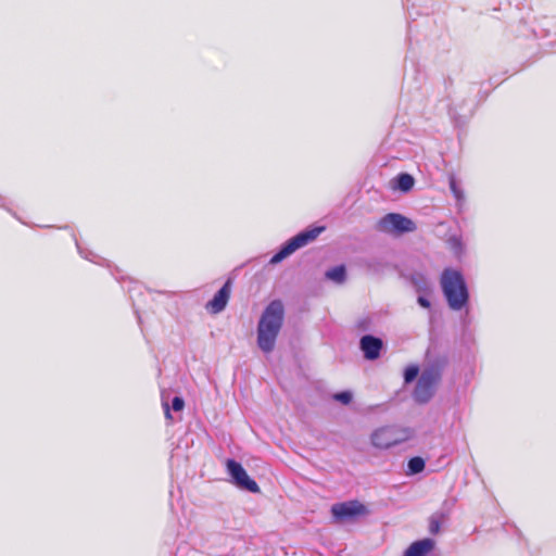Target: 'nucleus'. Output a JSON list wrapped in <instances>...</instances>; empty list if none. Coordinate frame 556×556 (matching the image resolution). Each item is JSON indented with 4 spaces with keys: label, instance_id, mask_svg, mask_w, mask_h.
Listing matches in <instances>:
<instances>
[{
    "label": "nucleus",
    "instance_id": "obj_15",
    "mask_svg": "<svg viewBox=\"0 0 556 556\" xmlns=\"http://www.w3.org/2000/svg\"><path fill=\"white\" fill-rule=\"evenodd\" d=\"M325 230L324 226H312L295 235L293 238L300 248L305 247L309 242L314 241L323 231Z\"/></svg>",
    "mask_w": 556,
    "mask_h": 556
},
{
    "label": "nucleus",
    "instance_id": "obj_7",
    "mask_svg": "<svg viewBox=\"0 0 556 556\" xmlns=\"http://www.w3.org/2000/svg\"><path fill=\"white\" fill-rule=\"evenodd\" d=\"M332 517L337 521H349L368 514L367 507L361 502L353 500L337 503L331 506Z\"/></svg>",
    "mask_w": 556,
    "mask_h": 556
},
{
    "label": "nucleus",
    "instance_id": "obj_14",
    "mask_svg": "<svg viewBox=\"0 0 556 556\" xmlns=\"http://www.w3.org/2000/svg\"><path fill=\"white\" fill-rule=\"evenodd\" d=\"M409 282L417 293H432V285L429 278L420 273L415 271L409 276Z\"/></svg>",
    "mask_w": 556,
    "mask_h": 556
},
{
    "label": "nucleus",
    "instance_id": "obj_21",
    "mask_svg": "<svg viewBox=\"0 0 556 556\" xmlns=\"http://www.w3.org/2000/svg\"><path fill=\"white\" fill-rule=\"evenodd\" d=\"M448 186L450 190L453 193L454 198L456 199L458 204H462L465 201V194L462 188L458 185L457 179L455 176H450L448 178Z\"/></svg>",
    "mask_w": 556,
    "mask_h": 556
},
{
    "label": "nucleus",
    "instance_id": "obj_16",
    "mask_svg": "<svg viewBox=\"0 0 556 556\" xmlns=\"http://www.w3.org/2000/svg\"><path fill=\"white\" fill-rule=\"evenodd\" d=\"M415 184L414 177L408 173H400L393 179V188L402 192H408Z\"/></svg>",
    "mask_w": 556,
    "mask_h": 556
},
{
    "label": "nucleus",
    "instance_id": "obj_11",
    "mask_svg": "<svg viewBox=\"0 0 556 556\" xmlns=\"http://www.w3.org/2000/svg\"><path fill=\"white\" fill-rule=\"evenodd\" d=\"M301 249L300 245L296 243L294 238H290L287 240L279 250L271 256L269 264L276 265L280 262H282L285 258L290 256L292 253H294L296 250Z\"/></svg>",
    "mask_w": 556,
    "mask_h": 556
},
{
    "label": "nucleus",
    "instance_id": "obj_1",
    "mask_svg": "<svg viewBox=\"0 0 556 556\" xmlns=\"http://www.w3.org/2000/svg\"><path fill=\"white\" fill-rule=\"evenodd\" d=\"M283 303L280 300L270 301L264 308L256 328L257 346L264 353L274 351L277 337L283 325Z\"/></svg>",
    "mask_w": 556,
    "mask_h": 556
},
{
    "label": "nucleus",
    "instance_id": "obj_27",
    "mask_svg": "<svg viewBox=\"0 0 556 556\" xmlns=\"http://www.w3.org/2000/svg\"><path fill=\"white\" fill-rule=\"evenodd\" d=\"M417 304L425 308V309H430L431 308V301H430V295L432 293H417Z\"/></svg>",
    "mask_w": 556,
    "mask_h": 556
},
{
    "label": "nucleus",
    "instance_id": "obj_18",
    "mask_svg": "<svg viewBox=\"0 0 556 556\" xmlns=\"http://www.w3.org/2000/svg\"><path fill=\"white\" fill-rule=\"evenodd\" d=\"M426 462L420 456H414L407 462L406 475L414 476L425 470Z\"/></svg>",
    "mask_w": 556,
    "mask_h": 556
},
{
    "label": "nucleus",
    "instance_id": "obj_29",
    "mask_svg": "<svg viewBox=\"0 0 556 556\" xmlns=\"http://www.w3.org/2000/svg\"><path fill=\"white\" fill-rule=\"evenodd\" d=\"M0 207H3L4 210H7L8 212H10L14 217L17 218L16 214L13 213L9 207H8V204H7V200L5 198H3L2 195H0Z\"/></svg>",
    "mask_w": 556,
    "mask_h": 556
},
{
    "label": "nucleus",
    "instance_id": "obj_19",
    "mask_svg": "<svg viewBox=\"0 0 556 556\" xmlns=\"http://www.w3.org/2000/svg\"><path fill=\"white\" fill-rule=\"evenodd\" d=\"M185 407V401L181 396H174L170 406L167 403H163V408L166 419H173L170 409L174 412H181Z\"/></svg>",
    "mask_w": 556,
    "mask_h": 556
},
{
    "label": "nucleus",
    "instance_id": "obj_28",
    "mask_svg": "<svg viewBox=\"0 0 556 556\" xmlns=\"http://www.w3.org/2000/svg\"><path fill=\"white\" fill-rule=\"evenodd\" d=\"M440 529H441L440 520L437 517L432 516L429 521V532L431 534H438Z\"/></svg>",
    "mask_w": 556,
    "mask_h": 556
},
{
    "label": "nucleus",
    "instance_id": "obj_12",
    "mask_svg": "<svg viewBox=\"0 0 556 556\" xmlns=\"http://www.w3.org/2000/svg\"><path fill=\"white\" fill-rule=\"evenodd\" d=\"M301 249L300 245L296 243L294 238H290L287 240L279 250L271 256L269 264L276 265L280 262H282L285 258L290 256L292 253H294L296 250Z\"/></svg>",
    "mask_w": 556,
    "mask_h": 556
},
{
    "label": "nucleus",
    "instance_id": "obj_22",
    "mask_svg": "<svg viewBox=\"0 0 556 556\" xmlns=\"http://www.w3.org/2000/svg\"><path fill=\"white\" fill-rule=\"evenodd\" d=\"M448 114L456 126H463L467 123L468 117L471 115V111L468 114H460L456 108L451 106Z\"/></svg>",
    "mask_w": 556,
    "mask_h": 556
},
{
    "label": "nucleus",
    "instance_id": "obj_24",
    "mask_svg": "<svg viewBox=\"0 0 556 556\" xmlns=\"http://www.w3.org/2000/svg\"><path fill=\"white\" fill-rule=\"evenodd\" d=\"M372 328V318L370 316H365L359 318L356 321V329L359 331H369Z\"/></svg>",
    "mask_w": 556,
    "mask_h": 556
},
{
    "label": "nucleus",
    "instance_id": "obj_6",
    "mask_svg": "<svg viewBox=\"0 0 556 556\" xmlns=\"http://www.w3.org/2000/svg\"><path fill=\"white\" fill-rule=\"evenodd\" d=\"M226 468L231 478V482L237 488L251 493L260 492L258 484L247 473V470L239 462L229 458L226 462Z\"/></svg>",
    "mask_w": 556,
    "mask_h": 556
},
{
    "label": "nucleus",
    "instance_id": "obj_30",
    "mask_svg": "<svg viewBox=\"0 0 556 556\" xmlns=\"http://www.w3.org/2000/svg\"><path fill=\"white\" fill-rule=\"evenodd\" d=\"M533 33H534L535 37H540V38L548 36V33L546 31V34H545L544 29H541L540 33L536 29H534Z\"/></svg>",
    "mask_w": 556,
    "mask_h": 556
},
{
    "label": "nucleus",
    "instance_id": "obj_20",
    "mask_svg": "<svg viewBox=\"0 0 556 556\" xmlns=\"http://www.w3.org/2000/svg\"><path fill=\"white\" fill-rule=\"evenodd\" d=\"M447 244H448L450 249L453 251V253L455 254V256L459 257L464 254L465 247H464L460 236H457V235L451 236L447 239Z\"/></svg>",
    "mask_w": 556,
    "mask_h": 556
},
{
    "label": "nucleus",
    "instance_id": "obj_5",
    "mask_svg": "<svg viewBox=\"0 0 556 556\" xmlns=\"http://www.w3.org/2000/svg\"><path fill=\"white\" fill-rule=\"evenodd\" d=\"M377 229L386 233L403 235L416 230L415 223L399 213H388L377 223Z\"/></svg>",
    "mask_w": 556,
    "mask_h": 556
},
{
    "label": "nucleus",
    "instance_id": "obj_8",
    "mask_svg": "<svg viewBox=\"0 0 556 556\" xmlns=\"http://www.w3.org/2000/svg\"><path fill=\"white\" fill-rule=\"evenodd\" d=\"M384 346L382 339L372 334H364L359 339V350L367 361H376L380 357Z\"/></svg>",
    "mask_w": 556,
    "mask_h": 556
},
{
    "label": "nucleus",
    "instance_id": "obj_13",
    "mask_svg": "<svg viewBox=\"0 0 556 556\" xmlns=\"http://www.w3.org/2000/svg\"><path fill=\"white\" fill-rule=\"evenodd\" d=\"M301 249L300 245L296 243L294 238H290L287 240L279 250L271 256L269 264L276 265L280 262H282L285 258L290 256L292 253H294L296 250Z\"/></svg>",
    "mask_w": 556,
    "mask_h": 556
},
{
    "label": "nucleus",
    "instance_id": "obj_9",
    "mask_svg": "<svg viewBox=\"0 0 556 556\" xmlns=\"http://www.w3.org/2000/svg\"><path fill=\"white\" fill-rule=\"evenodd\" d=\"M231 291V279H228L223 287L214 294L213 299L206 304L207 309L213 314H218L225 309L229 301Z\"/></svg>",
    "mask_w": 556,
    "mask_h": 556
},
{
    "label": "nucleus",
    "instance_id": "obj_26",
    "mask_svg": "<svg viewBox=\"0 0 556 556\" xmlns=\"http://www.w3.org/2000/svg\"><path fill=\"white\" fill-rule=\"evenodd\" d=\"M76 248L79 253V255L86 260H89L90 262L98 263L97 255H94L91 251L85 250L80 243L75 239Z\"/></svg>",
    "mask_w": 556,
    "mask_h": 556
},
{
    "label": "nucleus",
    "instance_id": "obj_25",
    "mask_svg": "<svg viewBox=\"0 0 556 556\" xmlns=\"http://www.w3.org/2000/svg\"><path fill=\"white\" fill-rule=\"evenodd\" d=\"M353 394L351 391H341L333 394V400L341 404L348 405L352 402Z\"/></svg>",
    "mask_w": 556,
    "mask_h": 556
},
{
    "label": "nucleus",
    "instance_id": "obj_23",
    "mask_svg": "<svg viewBox=\"0 0 556 556\" xmlns=\"http://www.w3.org/2000/svg\"><path fill=\"white\" fill-rule=\"evenodd\" d=\"M418 375H419V367L417 365H408L404 369V374H403L404 383L405 384L412 383L414 380H416Z\"/></svg>",
    "mask_w": 556,
    "mask_h": 556
},
{
    "label": "nucleus",
    "instance_id": "obj_3",
    "mask_svg": "<svg viewBox=\"0 0 556 556\" xmlns=\"http://www.w3.org/2000/svg\"><path fill=\"white\" fill-rule=\"evenodd\" d=\"M446 364L445 357H435L427 363L413 392L416 403L426 404L432 399L435 386L441 380Z\"/></svg>",
    "mask_w": 556,
    "mask_h": 556
},
{
    "label": "nucleus",
    "instance_id": "obj_4",
    "mask_svg": "<svg viewBox=\"0 0 556 556\" xmlns=\"http://www.w3.org/2000/svg\"><path fill=\"white\" fill-rule=\"evenodd\" d=\"M410 438V431L396 426H384L376 429L370 435V442L374 447L388 450L401 444Z\"/></svg>",
    "mask_w": 556,
    "mask_h": 556
},
{
    "label": "nucleus",
    "instance_id": "obj_2",
    "mask_svg": "<svg viewBox=\"0 0 556 556\" xmlns=\"http://www.w3.org/2000/svg\"><path fill=\"white\" fill-rule=\"evenodd\" d=\"M440 285L452 311L458 312L467 308L470 294L465 277L459 270L445 268L441 274Z\"/></svg>",
    "mask_w": 556,
    "mask_h": 556
},
{
    "label": "nucleus",
    "instance_id": "obj_17",
    "mask_svg": "<svg viewBox=\"0 0 556 556\" xmlns=\"http://www.w3.org/2000/svg\"><path fill=\"white\" fill-rule=\"evenodd\" d=\"M325 277L328 280H331L338 285L343 283L346 279V268L344 265H337L334 267L329 268L325 273Z\"/></svg>",
    "mask_w": 556,
    "mask_h": 556
},
{
    "label": "nucleus",
    "instance_id": "obj_31",
    "mask_svg": "<svg viewBox=\"0 0 556 556\" xmlns=\"http://www.w3.org/2000/svg\"><path fill=\"white\" fill-rule=\"evenodd\" d=\"M544 46L546 47H549L551 49H554L556 51V45L554 41H551V42H547V43H544Z\"/></svg>",
    "mask_w": 556,
    "mask_h": 556
},
{
    "label": "nucleus",
    "instance_id": "obj_10",
    "mask_svg": "<svg viewBox=\"0 0 556 556\" xmlns=\"http://www.w3.org/2000/svg\"><path fill=\"white\" fill-rule=\"evenodd\" d=\"M435 541L425 538L413 542L404 552L403 556H434Z\"/></svg>",
    "mask_w": 556,
    "mask_h": 556
}]
</instances>
